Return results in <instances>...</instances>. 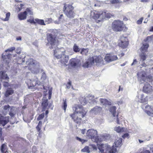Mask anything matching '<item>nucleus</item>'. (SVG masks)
<instances>
[{
	"mask_svg": "<svg viewBox=\"0 0 153 153\" xmlns=\"http://www.w3.org/2000/svg\"><path fill=\"white\" fill-rule=\"evenodd\" d=\"M41 71L42 72L41 79L42 81H44L45 80L46 78V76L45 72L42 69H41Z\"/></svg>",
	"mask_w": 153,
	"mask_h": 153,
	"instance_id": "nucleus-37",
	"label": "nucleus"
},
{
	"mask_svg": "<svg viewBox=\"0 0 153 153\" xmlns=\"http://www.w3.org/2000/svg\"><path fill=\"white\" fill-rule=\"evenodd\" d=\"M152 70L153 71V69H150V71L148 72H146V71H140L137 74L138 79L141 83H143L144 82H146L149 81V82H153V74H152L149 75L147 77H146V73L149 72Z\"/></svg>",
	"mask_w": 153,
	"mask_h": 153,
	"instance_id": "nucleus-6",
	"label": "nucleus"
},
{
	"mask_svg": "<svg viewBox=\"0 0 153 153\" xmlns=\"http://www.w3.org/2000/svg\"><path fill=\"white\" fill-rule=\"evenodd\" d=\"M149 45L147 43L143 44L141 48V50L142 52L146 51L149 47Z\"/></svg>",
	"mask_w": 153,
	"mask_h": 153,
	"instance_id": "nucleus-31",
	"label": "nucleus"
},
{
	"mask_svg": "<svg viewBox=\"0 0 153 153\" xmlns=\"http://www.w3.org/2000/svg\"><path fill=\"white\" fill-rule=\"evenodd\" d=\"M123 98L122 97L121 98V100L117 102V103L118 105H121L123 103Z\"/></svg>",
	"mask_w": 153,
	"mask_h": 153,
	"instance_id": "nucleus-57",
	"label": "nucleus"
},
{
	"mask_svg": "<svg viewBox=\"0 0 153 153\" xmlns=\"http://www.w3.org/2000/svg\"><path fill=\"white\" fill-rule=\"evenodd\" d=\"M26 64L28 66L29 69L34 74H37L41 70L38 63L32 59H30L26 62Z\"/></svg>",
	"mask_w": 153,
	"mask_h": 153,
	"instance_id": "nucleus-5",
	"label": "nucleus"
},
{
	"mask_svg": "<svg viewBox=\"0 0 153 153\" xmlns=\"http://www.w3.org/2000/svg\"><path fill=\"white\" fill-rule=\"evenodd\" d=\"M81 130V133L83 134H84L85 132L86 129H82Z\"/></svg>",
	"mask_w": 153,
	"mask_h": 153,
	"instance_id": "nucleus-62",
	"label": "nucleus"
},
{
	"mask_svg": "<svg viewBox=\"0 0 153 153\" xmlns=\"http://www.w3.org/2000/svg\"><path fill=\"white\" fill-rule=\"evenodd\" d=\"M7 81H3V82H1L3 83H4L3 84V85L4 87H7L8 85V83L7 82Z\"/></svg>",
	"mask_w": 153,
	"mask_h": 153,
	"instance_id": "nucleus-56",
	"label": "nucleus"
},
{
	"mask_svg": "<svg viewBox=\"0 0 153 153\" xmlns=\"http://www.w3.org/2000/svg\"><path fill=\"white\" fill-rule=\"evenodd\" d=\"M124 128L120 127L119 126L116 127L114 128V130L118 133L123 132L124 131Z\"/></svg>",
	"mask_w": 153,
	"mask_h": 153,
	"instance_id": "nucleus-34",
	"label": "nucleus"
},
{
	"mask_svg": "<svg viewBox=\"0 0 153 153\" xmlns=\"http://www.w3.org/2000/svg\"><path fill=\"white\" fill-rule=\"evenodd\" d=\"M62 48L59 49L56 48L54 50V55L57 59L61 58L60 62L62 65H65L68 62L69 60V57L68 55H65L63 52L62 54V51L61 50Z\"/></svg>",
	"mask_w": 153,
	"mask_h": 153,
	"instance_id": "nucleus-4",
	"label": "nucleus"
},
{
	"mask_svg": "<svg viewBox=\"0 0 153 153\" xmlns=\"http://www.w3.org/2000/svg\"><path fill=\"white\" fill-rule=\"evenodd\" d=\"M9 121L8 117H1L0 118V126H5Z\"/></svg>",
	"mask_w": 153,
	"mask_h": 153,
	"instance_id": "nucleus-20",
	"label": "nucleus"
},
{
	"mask_svg": "<svg viewBox=\"0 0 153 153\" xmlns=\"http://www.w3.org/2000/svg\"><path fill=\"white\" fill-rule=\"evenodd\" d=\"M122 138H119L114 143L116 147H119L122 144Z\"/></svg>",
	"mask_w": 153,
	"mask_h": 153,
	"instance_id": "nucleus-30",
	"label": "nucleus"
},
{
	"mask_svg": "<svg viewBox=\"0 0 153 153\" xmlns=\"http://www.w3.org/2000/svg\"><path fill=\"white\" fill-rule=\"evenodd\" d=\"M136 100L138 102L141 103H146L148 102V98L147 97L144 96L143 94L138 93L136 96Z\"/></svg>",
	"mask_w": 153,
	"mask_h": 153,
	"instance_id": "nucleus-13",
	"label": "nucleus"
},
{
	"mask_svg": "<svg viewBox=\"0 0 153 153\" xmlns=\"http://www.w3.org/2000/svg\"><path fill=\"white\" fill-rule=\"evenodd\" d=\"M81 151L87 153H89L90 152L89 150L88 147V146L85 147L84 148L81 150Z\"/></svg>",
	"mask_w": 153,
	"mask_h": 153,
	"instance_id": "nucleus-43",
	"label": "nucleus"
},
{
	"mask_svg": "<svg viewBox=\"0 0 153 153\" xmlns=\"http://www.w3.org/2000/svg\"><path fill=\"white\" fill-rule=\"evenodd\" d=\"M47 39L49 43L51 45L50 49L56 48L58 44V41L56 39V37L52 34H50L47 36Z\"/></svg>",
	"mask_w": 153,
	"mask_h": 153,
	"instance_id": "nucleus-12",
	"label": "nucleus"
},
{
	"mask_svg": "<svg viewBox=\"0 0 153 153\" xmlns=\"http://www.w3.org/2000/svg\"><path fill=\"white\" fill-rule=\"evenodd\" d=\"M1 151L2 153H8L7 149V146L5 144H2L1 147Z\"/></svg>",
	"mask_w": 153,
	"mask_h": 153,
	"instance_id": "nucleus-28",
	"label": "nucleus"
},
{
	"mask_svg": "<svg viewBox=\"0 0 153 153\" xmlns=\"http://www.w3.org/2000/svg\"><path fill=\"white\" fill-rule=\"evenodd\" d=\"M48 100H45L43 101L42 102V106L43 109H45L47 108V107H48Z\"/></svg>",
	"mask_w": 153,
	"mask_h": 153,
	"instance_id": "nucleus-32",
	"label": "nucleus"
},
{
	"mask_svg": "<svg viewBox=\"0 0 153 153\" xmlns=\"http://www.w3.org/2000/svg\"><path fill=\"white\" fill-rule=\"evenodd\" d=\"M79 101L81 104L83 105H85L87 103V102L86 98L83 97H82L80 98Z\"/></svg>",
	"mask_w": 153,
	"mask_h": 153,
	"instance_id": "nucleus-35",
	"label": "nucleus"
},
{
	"mask_svg": "<svg viewBox=\"0 0 153 153\" xmlns=\"http://www.w3.org/2000/svg\"><path fill=\"white\" fill-rule=\"evenodd\" d=\"M123 25L122 21L119 20H115L112 23V28L114 31H120L123 30Z\"/></svg>",
	"mask_w": 153,
	"mask_h": 153,
	"instance_id": "nucleus-11",
	"label": "nucleus"
},
{
	"mask_svg": "<svg viewBox=\"0 0 153 153\" xmlns=\"http://www.w3.org/2000/svg\"><path fill=\"white\" fill-rule=\"evenodd\" d=\"M94 63V61L93 58H90L88 61L84 63L82 67L85 68H88Z\"/></svg>",
	"mask_w": 153,
	"mask_h": 153,
	"instance_id": "nucleus-21",
	"label": "nucleus"
},
{
	"mask_svg": "<svg viewBox=\"0 0 153 153\" xmlns=\"http://www.w3.org/2000/svg\"><path fill=\"white\" fill-rule=\"evenodd\" d=\"M10 15V12L7 13L6 14V17L4 19H1L4 21H8L9 19Z\"/></svg>",
	"mask_w": 153,
	"mask_h": 153,
	"instance_id": "nucleus-40",
	"label": "nucleus"
},
{
	"mask_svg": "<svg viewBox=\"0 0 153 153\" xmlns=\"http://www.w3.org/2000/svg\"><path fill=\"white\" fill-rule=\"evenodd\" d=\"M99 138H99V140H99L98 142L103 140H108L110 139V135L108 134H105L100 137Z\"/></svg>",
	"mask_w": 153,
	"mask_h": 153,
	"instance_id": "nucleus-22",
	"label": "nucleus"
},
{
	"mask_svg": "<svg viewBox=\"0 0 153 153\" xmlns=\"http://www.w3.org/2000/svg\"><path fill=\"white\" fill-rule=\"evenodd\" d=\"M105 14L103 13V11L96 10H92L91 11V16L94 19H99L96 20L97 23H98L102 21L104 19V16Z\"/></svg>",
	"mask_w": 153,
	"mask_h": 153,
	"instance_id": "nucleus-9",
	"label": "nucleus"
},
{
	"mask_svg": "<svg viewBox=\"0 0 153 153\" xmlns=\"http://www.w3.org/2000/svg\"><path fill=\"white\" fill-rule=\"evenodd\" d=\"M76 139L77 140L81 142L82 143H84L85 142H86L87 141V140L82 139L80 138L79 137H76Z\"/></svg>",
	"mask_w": 153,
	"mask_h": 153,
	"instance_id": "nucleus-47",
	"label": "nucleus"
},
{
	"mask_svg": "<svg viewBox=\"0 0 153 153\" xmlns=\"http://www.w3.org/2000/svg\"><path fill=\"white\" fill-rule=\"evenodd\" d=\"M52 21V19L51 18H48L45 21V24H48L51 23Z\"/></svg>",
	"mask_w": 153,
	"mask_h": 153,
	"instance_id": "nucleus-46",
	"label": "nucleus"
},
{
	"mask_svg": "<svg viewBox=\"0 0 153 153\" xmlns=\"http://www.w3.org/2000/svg\"><path fill=\"white\" fill-rule=\"evenodd\" d=\"M103 13L105 14V16H104V19L105 18H109L112 16L107 11H104Z\"/></svg>",
	"mask_w": 153,
	"mask_h": 153,
	"instance_id": "nucleus-38",
	"label": "nucleus"
},
{
	"mask_svg": "<svg viewBox=\"0 0 153 153\" xmlns=\"http://www.w3.org/2000/svg\"><path fill=\"white\" fill-rule=\"evenodd\" d=\"M40 84V82L38 80L37 78H36L35 80L30 81L29 86L30 87H34L36 86V85H39Z\"/></svg>",
	"mask_w": 153,
	"mask_h": 153,
	"instance_id": "nucleus-26",
	"label": "nucleus"
},
{
	"mask_svg": "<svg viewBox=\"0 0 153 153\" xmlns=\"http://www.w3.org/2000/svg\"><path fill=\"white\" fill-rule=\"evenodd\" d=\"M99 153H115L117 149L114 146H111L107 144H101L98 147Z\"/></svg>",
	"mask_w": 153,
	"mask_h": 153,
	"instance_id": "nucleus-7",
	"label": "nucleus"
},
{
	"mask_svg": "<svg viewBox=\"0 0 153 153\" xmlns=\"http://www.w3.org/2000/svg\"><path fill=\"white\" fill-rule=\"evenodd\" d=\"M73 49L74 51L76 52H79L80 50V49L79 47V46L76 44H74V45Z\"/></svg>",
	"mask_w": 153,
	"mask_h": 153,
	"instance_id": "nucleus-39",
	"label": "nucleus"
},
{
	"mask_svg": "<svg viewBox=\"0 0 153 153\" xmlns=\"http://www.w3.org/2000/svg\"><path fill=\"white\" fill-rule=\"evenodd\" d=\"M27 21L28 22L30 23H35V22L34 21L33 19H29L27 20Z\"/></svg>",
	"mask_w": 153,
	"mask_h": 153,
	"instance_id": "nucleus-55",
	"label": "nucleus"
},
{
	"mask_svg": "<svg viewBox=\"0 0 153 153\" xmlns=\"http://www.w3.org/2000/svg\"><path fill=\"white\" fill-rule=\"evenodd\" d=\"M128 44V39L123 36H122L120 37V42L119 43L120 47L123 48H126Z\"/></svg>",
	"mask_w": 153,
	"mask_h": 153,
	"instance_id": "nucleus-14",
	"label": "nucleus"
},
{
	"mask_svg": "<svg viewBox=\"0 0 153 153\" xmlns=\"http://www.w3.org/2000/svg\"><path fill=\"white\" fill-rule=\"evenodd\" d=\"M140 59L138 63L136 59L133 60L131 65H137V67L143 69L146 72L149 71L150 69H153V60L152 59L146 60L147 56L145 53H142L140 55Z\"/></svg>",
	"mask_w": 153,
	"mask_h": 153,
	"instance_id": "nucleus-1",
	"label": "nucleus"
},
{
	"mask_svg": "<svg viewBox=\"0 0 153 153\" xmlns=\"http://www.w3.org/2000/svg\"><path fill=\"white\" fill-rule=\"evenodd\" d=\"M24 12H26V15L29 14L32 15L33 14V12L29 8H27Z\"/></svg>",
	"mask_w": 153,
	"mask_h": 153,
	"instance_id": "nucleus-44",
	"label": "nucleus"
},
{
	"mask_svg": "<svg viewBox=\"0 0 153 153\" xmlns=\"http://www.w3.org/2000/svg\"><path fill=\"white\" fill-rule=\"evenodd\" d=\"M14 92V90L11 88H8L7 89L4 94L5 97H7L10 95H12Z\"/></svg>",
	"mask_w": 153,
	"mask_h": 153,
	"instance_id": "nucleus-23",
	"label": "nucleus"
},
{
	"mask_svg": "<svg viewBox=\"0 0 153 153\" xmlns=\"http://www.w3.org/2000/svg\"><path fill=\"white\" fill-rule=\"evenodd\" d=\"M101 107L97 106L92 109L91 110V112L92 113L96 114L100 112L101 111Z\"/></svg>",
	"mask_w": 153,
	"mask_h": 153,
	"instance_id": "nucleus-25",
	"label": "nucleus"
},
{
	"mask_svg": "<svg viewBox=\"0 0 153 153\" xmlns=\"http://www.w3.org/2000/svg\"><path fill=\"white\" fill-rule=\"evenodd\" d=\"M146 40L149 41H153V35L148 36L146 38Z\"/></svg>",
	"mask_w": 153,
	"mask_h": 153,
	"instance_id": "nucleus-50",
	"label": "nucleus"
},
{
	"mask_svg": "<svg viewBox=\"0 0 153 153\" xmlns=\"http://www.w3.org/2000/svg\"><path fill=\"white\" fill-rule=\"evenodd\" d=\"M97 133L96 130L91 128L87 131L86 135L88 138L91 139L92 141L98 143L99 140H99V138L97 136Z\"/></svg>",
	"mask_w": 153,
	"mask_h": 153,
	"instance_id": "nucleus-10",
	"label": "nucleus"
},
{
	"mask_svg": "<svg viewBox=\"0 0 153 153\" xmlns=\"http://www.w3.org/2000/svg\"><path fill=\"white\" fill-rule=\"evenodd\" d=\"M110 2L112 4H115L119 3L121 2L120 0H110Z\"/></svg>",
	"mask_w": 153,
	"mask_h": 153,
	"instance_id": "nucleus-48",
	"label": "nucleus"
},
{
	"mask_svg": "<svg viewBox=\"0 0 153 153\" xmlns=\"http://www.w3.org/2000/svg\"><path fill=\"white\" fill-rule=\"evenodd\" d=\"M63 101L64 102L63 104V108L65 111V112L66 109L67 107V104L66 101V100H63Z\"/></svg>",
	"mask_w": 153,
	"mask_h": 153,
	"instance_id": "nucleus-45",
	"label": "nucleus"
},
{
	"mask_svg": "<svg viewBox=\"0 0 153 153\" xmlns=\"http://www.w3.org/2000/svg\"><path fill=\"white\" fill-rule=\"evenodd\" d=\"M143 19V18H141L140 19H139L137 21V23L138 24H141L142 22Z\"/></svg>",
	"mask_w": 153,
	"mask_h": 153,
	"instance_id": "nucleus-58",
	"label": "nucleus"
},
{
	"mask_svg": "<svg viewBox=\"0 0 153 153\" xmlns=\"http://www.w3.org/2000/svg\"><path fill=\"white\" fill-rule=\"evenodd\" d=\"M69 64L71 66L74 67L79 66L81 64L80 60L75 58L71 59L69 61Z\"/></svg>",
	"mask_w": 153,
	"mask_h": 153,
	"instance_id": "nucleus-17",
	"label": "nucleus"
},
{
	"mask_svg": "<svg viewBox=\"0 0 153 153\" xmlns=\"http://www.w3.org/2000/svg\"><path fill=\"white\" fill-rule=\"evenodd\" d=\"M26 12H21L18 15L19 19L21 20L26 19Z\"/></svg>",
	"mask_w": 153,
	"mask_h": 153,
	"instance_id": "nucleus-27",
	"label": "nucleus"
},
{
	"mask_svg": "<svg viewBox=\"0 0 153 153\" xmlns=\"http://www.w3.org/2000/svg\"><path fill=\"white\" fill-rule=\"evenodd\" d=\"M74 7L71 4H64L63 11L66 16L69 18H74L75 13L73 11Z\"/></svg>",
	"mask_w": 153,
	"mask_h": 153,
	"instance_id": "nucleus-8",
	"label": "nucleus"
},
{
	"mask_svg": "<svg viewBox=\"0 0 153 153\" xmlns=\"http://www.w3.org/2000/svg\"><path fill=\"white\" fill-rule=\"evenodd\" d=\"M142 108L144 110L145 112L149 116H153V110L152 107L148 105L142 106Z\"/></svg>",
	"mask_w": 153,
	"mask_h": 153,
	"instance_id": "nucleus-15",
	"label": "nucleus"
},
{
	"mask_svg": "<svg viewBox=\"0 0 153 153\" xmlns=\"http://www.w3.org/2000/svg\"><path fill=\"white\" fill-rule=\"evenodd\" d=\"M71 85V82H68L66 85V87L68 89L70 88Z\"/></svg>",
	"mask_w": 153,
	"mask_h": 153,
	"instance_id": "nucleus-59",
	"label": "nucleus"
},
{
	"mask_svg": "<svg viewBox=\"0 0 153 153\" xmlns=\"http://www.w3.org/2000/svg\"><path fill=\"white\" fill-rule=\"evenodd\" d=\"M102 61V59H100L99 57H96L95 59V62H100Z\"/></svg>",
	"mask_w": 153,
	"mask_h": 153,
	"instance_id": "nucleus-54",
	"label": "nucleus"
},
{
	"mask_svg": "<svg viewBox=\"0 0 153 153\" xmlns=\"http://www.w3.org/2000/svg\"><path fill=\"white\" fill-rule=\"evenodd\" d=\"M88 48H82L81 50V51L80 52L81 54L83 55H86L88 53Z\"/></svg>",
	"mask_w": 153,
	"mask_h": 153,
	"instance_id": "nucleus-41",
	"label": "nucleus"
},
{
	"mask_svg": "<svg viewBox=\"0 0 153 153\" xmlns=\"http://www.w3.org/2000/svg\"><path fill=\"white\" fill-rule=\"evenodd\" d=\"M118 58L116 55L112 54H107L105 57V60L108 62H109L116 60Z\"/></svg>",
	"mask_w": 153,
	"mask_h": 153,
	"instance_id": "nucleus-16",
	"label": "nucleus"
},
{
	"mask_svg": "<svg viewBox=\"0 0 153 153\" xmlns=\"http://www.w3.org/2000/svg\"><path fill=\"white\" fill-rule=\"evenodd\" d=\"M10 107L9 105H6L4 106L3 111L5 112V114L7 113L9 111Z\"/></svg>",
	"mask_w": 153,
	"mask_h": 153,
	"instance_id": "nucleus-36",
	"label": "nucleus"
},
{
	"mask_svg": "<svg viewBox=\"0 0 153 153\" xmlns=\"http://www.w3.org/2000/svg\"><path fill=\"white\" fill-rule=\"evenodd\" d=\"M100 101L101 104L103 105H111V100H108L106 99H100Z\"/></svg>",
	"mask_w": 153,
	"mask_h": 153,
	"instance_id": "nucleus-24",
	"label": "nucleus"
},
{
	"mask_svg": "<svg viewBox=\"0 0 153 153\" xmlns=\"http://www.w3.org/2000/svg\"><path fill=\"white\" fill-rule=\"evenodd\" d=\"M140 153H151L150 151L146 149H143Z\"/></svg>",
	"mask_w": 153,
	"mask_h": 153,
	"instance_id": "nucleus-52",
	"label": "nucleus"
},
{
	"mask_svg": "<svg viewBox=\"0 0 153 153\" xmlns=\"http://www.w3.org/2000/svg\"><path fill=\"white\" fill-rule=\"evenodd\" d=\"M15 49V48L14 47H12L8 49L5 51V52H7L8 51L12 52Z\"/></svg>",
	"mask_w": 153,
	"mask_h": 153,
	"instance_id": "nucleus-51",
	"label": "nucleus"
},
{
	"mask_svg": "<svg viewBox=\"0 0 153 153\" xmlns=\"http://www.w3.org/2000/svg\"><path fill=\"white\" fill-rule=\"evenodd\" d=\"M11 54L8 53L6 55L4 56L3 54L2 58L3 59L2 62V64L1 65V68L0 72V79L1 82L3 81H8L9 78L7 74L5 73V71H3L4 68L8 69L9 68V64L11 59Z\"/></svg>",
	"mask_w": 153,
	"mask_h": 153,
	"instance_id": "nucleus-3",
	"label": "nucleus"
},
{
	"mask_svg": "<svg viewBox=\"0 0 153 153\" xmlns=\"http://www.w3.org/2000/svg\"><path fill=\"white\" fill-rule=\"evenodd\" d=\"M59 23H60L63 22L64 21V16L63 14H61L60 15L59 17Z\"/></svg>",
	"mask_w": 153,
	"mask_h": 153,
	"instance_id": "nucleus-42",
	"label": "nucleus"
},
{
	"mask_svg": "<svg viewBox=\"0 0 153 153\" xmlns=\"http://www.w3.org/2000/svg\"><path fill=\"white\" fill-rule=\"evenodd\" d=\"M88 97L90 99L92 100L93 99H94L95 98V97L93 96H91L90 95H89L88 96Z\"/></svg>",
	"mask_w": 153,
	"mask_h": 153,
	"instance_id": "nucleus-63",
	"label": "nucleus"
},
{
	"mask_svg": "<svg viewBox=\"0 0 153 153\" xmlns=\"http://www.w3.org/2000/svg\"><path fill=\"white\" fill-rule=\"evenodd\" d=\"M44 117V114L42 113L40 114L37 118V120H39L42 119Z\"/></svg>",
	"mask_w": 153,
	"mask_h": 153,
	"instance_id": "nucleus-49",
	"label": "nucleus"
},
{
	"mask_svg": "<svg viewBox=\"0 0 153 153\" xmlns=\"http://www.w3.org/2000/svg\"><path fill=\"white\" fill-rule=\"evenodd\" d=\"M152 87L149 84L147 83L145 84L143 88V91L144 92L150 94L152 92Z\"/></svg>",
	"mask_w": 153,
	"mask_h": 153,
	"instance_id": "nucleus-19",
	"label": "nucleus"
},
{
	"mask_svg": "<svg viewBox=\"0 0 153 153\" xmlns=\"http://www.w3.org/2000/svg\"><path fill=\"white\" fill-rule=\"evenodd\" d=\"M51 92L50 90L49 92V97H48V99H50L51 98Z\"/></svg>",
	"mask_w": 153,
	"mask_h": 153,
	"instance_id": "nucleus-64",
	"label": "nucleus"
},
{
	"mask_svg": "<svg viewBox=\"0 0 153 153\" xmlns=\"http://www.w3.org/2000/svg\"><path fill=\"white\" fill-rule=\"evenodd\" d=\"M91 146L92 147L93 149L94 150H97V148L95 145H94L93 144Z\"/></svg>",
	"mask_w": 153,
	"mask_h": 153,
	"instance_id": "nucleus-61",
	"label": "nucleus"
},
{
	"mask_svg": "<svg viewBox=\"0 0 153 153\" xmlns=\"http://www.w3.org/2000/svg\"><path fill=\"white\" fill-rule=\"evenodd\" d=\"M16 114L15 108L13 107L11 108L9 114L11 117H13Z\"/></svg>",
	"mask_w": 153,
	"mask_h": 153,
	"instance_id": "nucleus-29",
	"label": "nucleus"
},
{
	"mask_svg": "<svg viewBox=\"0 0 153 153\" xmlns=\"http://www.w3.org/2000/svg\"><path fill=\"white\" fill-rule=\"evenodd\" d=\"M35 21L36 23L39 25H46V24H45L44 20L43 19H35Z\"/></svg>",
	"mask_w": 153,
	"mask_h": 153,
	"instance_id": "nucleus-33",
	"label": "nucleus"
},
{
	"mask_svg": "<svg viewBox=\"0 0 153 153\" xmlns=\"http://www.w3.org/2000/svg\"><path fill=\"white\" fill-rule=\"evenodd\" d=\"M122 137L124 138H128L129 137V134L127 133H125L122 136Z\"/></svg>",
	"mask_w": 153,
	"mask_h": 153,
	"instance_id": "nucleus-53",
	"label": "nucleus"
},
{
	"mask_svg": "<svg viewBox=\"0 0 153 153\" xmlns=\"http://www.w3.org/2000/svg\"><path fill=\"white\" fill-rule=\"evenodd\" d=\"M73 109L75 112L70 114V116L75 122L78 123L81 122V118L85 116L87 111L84 109L82 105H74Z\"/></svg>",
	"mask_w": 153,
	"mask_h": 153,
	"instance_id": "nucleus-2",
	"label": "nucleus"
},
{
	"mask_svg": "<svg viewBox=\"0 0 153 153\" xmlns=\"http://www.w3.org/2000/svg\"><path fill=\"white\" fill-rule=\"evenodd\" d=\"M32 151L33 152L36 153V147L34 146H33L32 147Z\"/></svg>",
	"mask_w": 153,
	"mask_h": 153,
	"instance_id": "nucleus-60",
	"label": "nucleus"
},
{
	"mask_svg": "<svg viewBox=\"0 0 153 153\" xmlns=\"http://www.w3.org/2000/svg\"><path fill=\"white\" fill-rule=\"evenodd\" d=\"M116 107L115 106H113L111 107L110 108V111L112 113L113 116L114 117L116 118V122L118 124H120V120H119L118 117V115H116Z\"/></svg>",
	"mask_w": 153,
	"mask_h": 153,
	"instance_id": "nucleus-18",
	"label": "nucleus"
}]
</instances>
